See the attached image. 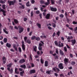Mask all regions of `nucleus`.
Returning a JSON list of instances; mask_svg holds the SVG:
<instances>
[{
    "mask_svg": "<svg viewBox=\"0 0 77 77\" xmlns=\"http://www.w3.org/2000/svg\"><path fill=\"white\" fill-rule=\"evenodd\" d=\"M11 66H12V63H10L8 65H7V67H8L7 68V69L9 71H10L11 73H12V72H13V69H11L10 70V68H9L11 67Z\"/></svg>",
    "mask_w": 77,
    "mask_h": 77,
    "instance_id": "obj_1",
    "label": "nucleus"
},
{
    "mask_svg": "<svg viewBox=\"0 0 77 77\" xmlns=\"http://www.w3.org/2000/svg\"><path fill=\"white\" fill-rule=\"evenodd\" d=\"M18 28H19V33H21L23 32V30H24V28L22 27H21L20 26H18Z\"/></svg>",
    "mask_w": 77,
    "mask_h": 77,
    "instance_id": "obj_2",
    "label": "nucleus"
},
{
    "mask_svg": "<svg viewBox=\"0 0 77 77\" xmlns=\"http://www.w3.org/2000/svg\"><path fill=\"white\" fill-rule=\"evenodd\" d=\"M58 67L60 69H63V64L62 63H60L58 65Z\"/></svg>",
    "mask_w": 77,
    "mask_h": 77,
    "instance_id": "obj_3",
    "label": "nucleus"
},
{
    "mask_svg": "<svg viewBox=\"0 0 77 77\" xmlns=\"http://www.w3.org/2000/svg\"><path fill=\"white\" fill-rule=\"evenodd\" d=\"M53 70H54V71H55V72H59V71H60V70L56 67L53 68Z\"/></svg>",
    "mask_w": 77,
    "mask_h": 77,
    "instance_id": "obj_4",
    "label": "nucleus"
},
{
    "mask_svg": "<svg viewBox=\"0 0 77 77\" xmlns=\"http://www.w3.org/2000/svg\"><path fill=\"white\" fill-rule=\"evenodd\" d=\"M73 39V37L72 36H68L67 38L69 42H70V39Z\"/></svg>",
    "mask_w": 77,
    "mask_h": 77,
    "instance_id": "obj_5",
    "label": "nucleus"
},
{
    "mask_svg": "<svg viewBox=\"0 0 77 77\" xmlns=\"http://www.w3.org/2000/svg\"><path fill=\"white\" fill-rule=\"evenodd\" d=\"M22 48L23 50H25V49H26L25 48V45H24V41H22Z\"/></svg>",
    "mask_w": 77,
    "mask_h": 77,
    "instance_id": "obj_6",
    "label": "nucleus"
},
{
    "mask_svg": "<svg viewBox=\"0 0 77 77\" xmlns=\"http://www.w3.org/2000/svg\"><path fill=\"white\" fill-rule=\"evenodd\" d=\"M71 41L72 44V45H74L76 43V40H75V39H72L71 40Z\"/></svg>",
    "mask_w": 77,
    "mask_h": 77,
    "instance_id": "obj_7",
    "label": "nucleus"
},
{
    "mask_svg": "<svg viewBox=\"0 0 77 77\" xmlns=\"http://www.w3.org/2000/svg\"><path fill=\"white\" fill-rule=\"evenodd\" d=\"M0 11H2V12H3V15L4 16H6V14H5V13L6 12V11H4V10H3V9L1 8L0 7Z\"/></svg>",
    "mask_w": 77,
    "mask_h": 77,
    "instance_id": "obj_8",
    "label": "nucleus"
},
{
    "mask_svg": "<svg viewBox=\"0 0 77 77\" xmlns=\"http://www.w3.org/2000/svg\"><path fill=\"white\" fill-rule=\"evenodd\" d=\"M36 72V70L35 69H32L30 71V74H34Z\"/></svg>",
    "mask_w": 77,
    "mask_h": 77,
    "instance_id": "obj_9",
    "label": "nucleus"
},
{
    "mask_svg": "<svg viewBox=\"0 0 77 77\" xmlns=\"http://www.w3.org/2000/svg\"><path fill=\"white\" fill-rule=\"evenodd\" d=\"M41 46H42V44L41 43H40L39 44V46L38 47V50H42V47Z\"/></svg>",
    "mask_w": 77,
    "mask_h": 77,
    "instance_id": "obj_10",
    "label": "nucleus"
},
{
    "mask_svg": "<svg viewBox=\"0 0 77 77\" xmlns=\"http://www.w3.org/2000/svg\"><path fill=\"white\" fill-rule=\"evenodd\" d=\"M24 62H25V60L24 59H22L19 61L20 63H23Z\"/></svg>",
    "mask_w": 77,
    "mask_h": 77,
    "instance_id": "obj_11",
    "label": "nucleus"
},
{
    "mask_svg": "<svg viewBox=\"0 0 77 77\" xmlns=\"http://www.w3.org/2000/svg\"><path fill=\"white\" fill-rule=\"evenodd\" d=\"M14 3H15V1H10L9 2V5L11 6L12 5H14Z\"/></svg>",
    "mask_w": 77,
    "mask_h": 77,
    "instance_id": "obj_12",
    "label": "nucleus"
},
{
    "mask_svg": "<svg viewBox=\"0 0 77 77\" xmlns=\"http://www.w3.org/2000/svg\"><path fill=\"white\" fill-rule=\"evenodd\" d=\"M37 54L38 55H42V54H43V52L42 51L41 52H40L39 51H38L37 52Z\"/></svg>",
    "mask_w": 77,
    "mask_h": 77,
    "instance_id": "obj_13",
    "label": "nucleus"
},
{
    "mask_svg": "<svg viewBox=\"0 0 77 77\" xmlns=\"http://www.w3.org/2000/svg\"><path fill=\"white\" fill-rule=\"evenodd\" d=\"M64 61L66 65L68 62V60L67 58H65V59H64Z\"/></svg>",
    "mask_w": 77,
    "mask_h": 77,
    "instance_id": "obj_14",
    "label": "nucleus"
},
{
    "mask_svg": "<svg viewBox=\"0 0 77 77\" xmlns=\"http://www.w3.org/2000/svg\"><path fill=\"white\" fill-rule=\"evenodd\" d=\"M33 50L35 52H36V51L37 50V47H36V46H34L33 47Z\"/></svg>",
    "mask_w": 77,
    "mask_h": 77,
    "instance_id": "obj_15",
    "label": "nucleus"
},
{
    "mask_svg": "<svg viewBox=\"0 0 77 77\" xmlns=\"http://www.w3.org/2000/svg\"><path fill=\"white\" fill-rule=\"evenodd\" d=\"M51 10L52 11H57V9L52 8H51Z\"/></svg>",
    "mask_w": 77,
    "mask_h": 77,
    "instance_id": "obj_16",
    "label": "nucleus"
},
{
    "mask_svg": "<svg viewBox=\"0 0 77 77\" xmlns=\"http://www.w3.org/2000/svg\"><path fill=\"white\" fill-rule=\"evenodd\" d=\"M29 2H27L26 4V5L28 7H29L31 6V4H29Z\"/></svg>",
    "mask_w": 77,
    "mask_h": 77,
    "instance_id": "obj_17",
    "label": "nucleus"
},
{
    "mask_svg": "<svg viewBox=\"0 0 77 77\" xmlns=\"http://www.w3.org/2000/svg\"><path fill=\"white\" fill-rule=\"evenodd\" d=\"M50 0H47V2H46L45 3V5H48L50 4Z\"/></svg>",
    "mask_w": 77,
    "mask_h": 77,
    "instance_id": "obj_18",
    "label": "nucleus"
},
{
    "mask_svg": "<svg viewBox=\"0 0 77 77\" xmlns=\"http://www.w3.org/2000/svg\"><path fill=\"white\" fill-rule=\"evenodd\" d=\"M20 68H23L25 69L26 68V66L25 65H22L20 66Z\"/></svg>",
    "mask_w": 77,
    "mask_h": 77,
    "instance_id": "obj_19",
    "label": "nucleus"
},
{
    "mask_svg": "<svg viewBox=\"0 0 77 77\" xmlns=\"http://www.w3.org/2000/svg\"><path fill=\"white\" fill-rule=\"evenodd\" d=\"M6 46L8 47V48H10V47H11V45L9 43H7L6 44Z\"/></svg>",
    "mask_w": 77,
    "mask_h": 77,
    "instance_id": "obj_20",
    "label": "nucleus"
},
{
    "mask_svg": "<svg viewBox=\"0 0 77 77\" xmlns=\"http://www.w3.org/2000/svg\"><path fill=\"white\" fill-rule=\"evenodd\" d=\"M60 53L61 55H62L63 56L64 55V53L60 50Z\"/></svg>",
    "mask_w": 77,
    "mask_h": 77,
    "instance_id": "obj_21",
    "label": "nucleus"
},
{
    "mask_svg": "<svg viewBox=\"0 0 77 77\" xmlns=\"http://www.w3.org/2000/svg\"><path fill=\"white\" fill-rule=\"evenodd\" d=\"M51 70L48 71L46 72V74H48L50 75L51 74Z\"/></svg>",
    "mask_w": 77,
    "mask_h": 77,
    "instance_id": "obj_22",
    "label": "nucleus"
},
{
    "mask_svg": "<svg viewBox=\"0 0 77 77\" xmlns=\"http://www.w3.org/2000/svg\"><path fill=\"white\" fill-rule=\"evenodd\" d=\"M45 66H48V61H45Z\"/></svg>",
    "mask_w": 77,
    "mask_h": 77,
    "instance_id": "obj_23",
    "label": "nucleus"
},
{
    "mask_svg": "<svg viewBox=\"0 0 77 77\" xmlns=\"http://www.w3.org/2000/svg\"><path fill=\"white\" fill-rule=\"evenodd\" d=\"M36 25H37V26H38V28H41V25L40 24V23H38L36 24Z\"/></svg>",
    "mask_w": 77,
    "mask_h": 77,
    "instance_id": "obj_24",
    "label": "nucleus"
},
{
    "mask_svg": "<svg viewBox=\"0 0 77 77\" xmlns=\"http://www.w3.org/2000/svg\"><path fill=\"white\" fill-rule=\"evenodd\" d=\"M50 14H48L46 16V19H48L50 17Z\"/></svg>",
    "mask_w": 77,
    "mask_h": 77,
    "instance_id": "obj_25",
    "label": "nucleus"
},
{
    "mask_svg": "<svg viewBox=\"0 0 77 77\" xmlns=\"http://www.w3.org/2000/svg\"><path fill=\"white\" fill-rule=\"evenodd\" d=\"M43 9H44V8L42 7H41L40 9L41 11H42V12H43V11L44 12H46V11H47L46 10H45L44 11H43Z\"/></svg>",
    "mask_w": 77,
    "mask_h": 77,
    "instance_id": "obj_26",
    "label": "nucleus"
},
{
    "mask_svg": "<svg viewBox=\"0 0 77 77\" xmlns=\"http://www.w3.org/2000/svg\"><path fill=\"white\" fill-rule=\"evenodd\" d=\"M24 73V71H23L20 72V75L21 76H23V74Z\"/></svg>",
    "mask_w": 77,
    "mask_h": 77,
    "instance_id": "obj_27",
    "label": "nucleus"
},
{
    "mask_svg": "<svg viewBox=\"0 0 77 77\" xmlns=\"http://www.w3.org/2000/svg\"><path fill=\"white\" fill-rule=\"evenodd\" d=\"M26 42H27L28 44H30L31 43V41L29 39H28L27 40Z\"/></svg>",
    "mask_w": 77,
    "mask_h": 77,
    "instance_id": "obj_28",
    "label": "nucleus"
},
{
    "mask_svg": "<svg viewBox=\"0 0 77 77\" xmlns=\"http://www.w3.org/2000/svg\"><path fill=\"white\" fill-rule=\"evenodd\" d=\"M44 3V1L42 0H41L40 1V3L41 5H43Z\"/></svg>",
    "mask_w": 77,
    "mask_h": 77,
    "instance_id": "obj_29",
    "label": "nucleus"
},
{
    "mask_svg": "<svg viewBox=\"0 0 77 77\" xmlns=\"http://www.w3.org/2000/svg\"><path fill=\"white\" fill-rule=\"evenodd\" d=\"M36 39V36H34L31 38V39L32 40H34V39Z\"/></svg>",
    "mask_w": 77,
    "mask_h": 77,
    "instance_id": "obj_30",
    "label": "nucleus"
},
{
    "mask_svg": "<svg viewBox=\"0 0 77 77\" xmlns=\"http://www.w3.org/2000/svg\"><path fill=\"white\" fill-rule=\"evenodd\" d=\"M4 32H5V33H6V34H8V32L6 30V29H3Z\"/></svg>",
    "mask_w": 77,
    "mask_h": 77,
    "instance_id": "obj_31",
    "label": "nucleus"
},
{
    "mask_svg": "<svg viewBox=\"0 0 77 77\" xmlns=\"http://www.w3.org/2000/svg\"><path fill=\"white\" fill-rule=\"evenodd\" d=\"M14 21L15 23H16V24H18V21L17 20L14 19Z\"/></svg>",
    "mask_w": 77,
    "mask_h": 77,
    "instance_id": "obj_32",
    "label": "nucleus"
},
{
    "mask_svg": "<svg viewBox=\"0 0 77 77\" xmlns=\"http://www.w3.org/2000/svg\"><path fill=\"white\" fill-rule=\"evenodd\" d=\"M35 39L36 41H40L41 38L39 37H38L35 38Z\"/></svg>",
    "mask_w": 77,
    "mask_h": 77,
    "instance_id": "obj_33",
    "label": "nucleus"
},
{
    "mask_svg": "<svg viewBox=\"0 0 77 77\" xmlns=\"http://www.w3.org/2000/svg\"><path fill=\"white\" fill-rule=\"evenodd\" d=\"M8 39H7V38H5L4 39V42H5V43H6L7 42V41Z\"/></svg>",
    "mask_w": 77,
    "mask_h": 77,
    "instance_id": "obj_34",
    "label": "nucleus"
},
{
    "mask_svg": "<svg viewBox=\"0 0 77 77\" xmlns=\"http://www.w3.org/2000/svg\"><path fill=\"white\" fill-rule=\"evenodd\" d=\"M0 3H2V4H4L5 3V2L3 0H1L0 1Z\"/></svg>",
    "mask_w": 77,
    "mask_h": 77,
    "instance_id": "obj_35",
    "label": "nucleus"
},
{
    "mask_svg": "<svg viewBox=\"0 0 77 77\" xmlns=\"http://www.w3.org/2000/svg\"><path fill=\"white\" fill-rule=\"evenodd\" d=\"M44 60H42V58L41 59V63H42V64H43L44 63Z\"/></svg>",
    "mask_w": 77,
    "mask_h": 77,
    "instance_id": "obj_36",
    "label": "nucleus"
},
{
    "mask_svg": "<svg viewBox=\"0 0 77 77\" xmlns=\"http://www.w3.org/2000/svg\"><path fill=\"white\" fill-rule=\"evenodd\" d=\"M52 24L53 27H54V28H55V27H56V24L54 23H52Z\"/></svg>",
    "mask_w": 77,
    "mask_h": 77,
    "instance_id": "obj_37",
    "label": "nucleus"
},
{
    "mask_svg": "<svg viewBox=\"0 0 77 77\" xmlns=\"http://www.w3.org/2000/svg\"><path fill=\"white\" fill-rule=\"evenodd\" d=\"M71 63L72 65H74L75 64V62H71Z\"/></svg>",
    "mask_w": 77,
    "mask_h": 77,
    "instance_id": "obj_38",
    "label": "nucleus"
},
{
    "mask_svg": "<svg viewBox=\"0 0 77 77\" xmlns=\"http://www.w3.org/2000/svg\"><path fill=\"white\" fill-rule=\"evenodd\" d=\"M20 8H21V9H24V8H25L24 7V5H21V6L20 7Z\"/></svg>",
    "mask_w": 77,
    "mask_h": 77,
    "instance_id": "obj_39",
    "label": "nucleus"
},
{
    "mask_svg": "<svg viewBox=\"0 0 77 77\" xmlns=\"http://www.w3.org/2000/svg\"><path fill=\"white\" fill-rule=\"evenodd\" d=\"M40 37L41 38H46V37L45 35L44 36H41Z\"/></svg>",
    "mask_w": 77,
    "mask_h": 77,
    "instance_id": "obj_40",
    "label": "nucleus"
},
{
    "mask_svg": "<svg viewBox=\"0 0 77 77\" xmlns=\"http://www.w3.org/2000/svg\"><path fill=\"white\" fill-rule=\"evenodd\" d=\"M55 52L57 54H58L59 53V51H58V49L57 48L56 50V52Z\"/></svg>",
    "mask_w": 77,
    "mask_h": 77,
    "instance_id": "obj_41",
    "label": "nucleus"
},
{
    "mask_svg": "<svg viewBox=\"0 0 77 77\" xmlns=\"http://www.w3.org/2000/svg\"><path fill=\"white\" fill-rule=\"evenodd\" d=\"M29 60H32V57L31 56V55H30V57L29 58Z\"/></svg>",
    "mask_w": 77,
    "mask_h": 77,
    "instance_id": "obj_42",
    "label": "nucleus"
},
{
    "mask_svg": "<svg viewBox=\"0 0 77 77\" xmlns=\"http://www.w3.org/2000/svg\"><path fill=\"white\" fill-rule=\"evenodd\" d=\"M52 55L55 56V57H56L57 58H58V56H56V53H55L54 54H53Z\"/></svg>",
    "mask_w": 77,
    "mask_h": 77,
    "instance_id": "obj_43",
    "label": "nucleus"
},
{
    "mask_svg": "<svg viewBox=\"0 0 77 77\" xmlns=\"http://www.w3.org/2000/svg\"><path fill=\"white\" fill-rule=\"evenodd\" d=\"M6 6V5H2V8L4 9H5V7Z\"/></svg>",
    "mask_w": 77,
    "mask_h": 77,
    "instance_id": "obj_44",
    "label": "nucleus"
},
{
    "mask_svg": "<svg viewBox=\"0 0 77 77\" xmlns=\"http://www.w3.org/2000/svg\"><path fill=\"white\" fill-rule=\"evenodd\" d=\"M60 32L59 31H58L56 33L57 35H58V36H59V35H60Z\"/></svg>",
    "mask_w": 77,
    "mask_h": 77,
    "instance_id": "obj_45",
    "label": "nucleus"
},
{
    "mask_svg": "<svg viewBox=\"0 0 77 77\" xmlns=\"http://www.w3.org/2000/svg\"><path fill=\"white\" fill-rule=\"evenodd\" d=\"M27 37H25L24 38V41H25V42H26V40H27Z\"/></svg>",
    "mask_w": 77,
    "mask_h": 77,
    "instance_id": "obj_46",
    "label": "nucleus"
},
{
    "mask_svg": "<svg viewBox=\"0 0 77 77\" xmlns=\"http://www.w3.org/2000/svg\"><path fill=\"white\" fill-rule=\"evenodd\" d=\"M54 43L56 45H58V43H57V41H55L54 42Z\"/></svg>",
    "mask_w": 77,
    "mask_h": 77,
    "instance_id": "obj_47",
    "label": "nucleus"
},
{
    "mask_svg": "<svg viewBox=\"0 0 77 77\" xmlns=\"http://www.w3.org/2000/svg\"><path fill=\"white\" fill-rule=\"evenodd\" d=\"M64 16L62 14H61L60 15V17H61V18H63Z\"/></svg>",
    "mask_w": 77,
    "mask_h": 77,
    "instance_id": "obj_48",
    "label": "nucleus"
},
{
    "mask_svg": "<svg viewBox=\"0 0 77 77\" xmlns=\"http://www.w3.org/2000/svg\"><path fill=\"white\" fill-rule=\"evenodd\" d=\"M18 48H19V51L20 53H21V52L22 51L21 48H20V47H19Z\"/></svg>",
    "mask_w": 77,
    "mask_h": 77,
    "instance_id": "obj_49",
    "label": "nucleus"
},
{
    "mask_svg": "<svg viewBox=\"0 0 77 77\" xmlns=\"http://www.w3.org/2000/svg\"><path fill=\"white\" fill-rule=\"evenodd\" d=\"M3 60H6V58L5 57H3L2 58Z\"/></svg>",
    "mask_w": 77,
    "mask_h": 77,
    "instance_id": "obj_50",
    "label": "nucleus"
},
{
    "mask_svg": "<svg viewBox=\"0 0 77 77\" xmlns=\"http://www.w3.org/2000/svg\"><path fill=\"white\" fill-rule=\"evenodd\" d=\"M72 23H73V24H77V22H76L75 21H73V22Z\"/></svg>",
    "mask_w": 77,
    "mask_h": 77,
    "instance_id": "obj_51",
    "label": "nucleus"
},
{
    "mask_svg": "<svg viewBox=\"0 0 77 77\" xmlns=\"http://www.w3.org/2000/svg\"><path fill=\"white\" fill-rule=\"evenodd\" d=\"M31 2L32 4H33L34 3V2H35V0H32L31 1Z\"/></svg>",
    "mask_w": 77,
    "mask_h": 77,
    "instance_id": "obj_52",
    "label": "nucleus"
},
{
    "mask_svg": "<svg viewBox=\"0 0 77 77\" xmlns=\"http://www.w3.org/2000/svg\"><path fill=\"white\" fill-rule=\"evenodd\" d=\"M69 30H71L73 31V28H72L69 27Z\"/></svg>",
    "mask_w": 77,
    "mask_h": 77,
    "instance_id": "obj_53",
    "label": "nucleus"
},
{
    "mask_svg": "<svg viewBox=\"0 0 77 77\" xmlns=\"http://www.w3.org/2000/svg\"><path fill=\"white\" fill-rule=\"evenodd\" d=\"M9 28H10V29H11V30H12V29H14L13 26H9Z\"/></svg>",
    "mask_w": 77,
    "mask_h": 77,
    "instance_id": "obj_54",
    "label": "nucleus"
},
{
    "mask_svg": "<svg viewBox=\"0 0 77 77\" xmlns=\"http://www.w3.org/2000/svg\"><path fill=\"white\" fill-rule=\"evenodd\" d=\"M48 29H49V30H51V29H52L51 27L50 26H48Z\"/></svg>",
    "mask_w": 77,
    "mask_h": 77,
    "instance_id": "obj_55",
    "label": "nucleus"
},
{
    "mask_svg": "<svg viewBox=\"0 0 77 77\" xmlns=\"http://www.w3.org/2000/svg\"><path fill=\"white\" fill-rule=\"evenodd\" d=\"M36 14H39V11H36Z\"/></svg>",
    "mask_w": 77,
    "mask_h": 77,
    "instance_id": "obj_56",
    "label": "nucleus"
},
{
    "mask_svg": "<svg viewBox=\"0 0 77 77\" xmlns=\"http://www.w3.org/2000/svg\"><path fill=\"white\" fill-rule=\"evenodd\" d=\"M14 29H17V30L18 29V28L16 26H14Z\"/></svg>",
    "mask_w": 77,
    "mask_h": 77,
    "instance_id": "obj_57",
    "label": "nucleus"
},
{
    "mask_svg": "<svg viewBox=\"0 0 77 77\" xmlns=\"http://www.w3.org/2000/svg\"><path fill=\"white\" fill-rule=\"evenodd\" d=\"M33 11H32L31 13V17H32V16H33Z\"/></svg>",
    "mask_w": 77,
    "mask_h": 77,
    "instance_id": "obj_58",
    "label": "nucleus"
},
{
    "mask_svg": "<svg viewBox=\"0 0 77 77\" xmlns=\"http://www.w3.org/2000/svg\"><path fill=\"white\" fill-rule=\"evenodd\" d=\"M15 73L16 74H19L20 73V72L17 71L16 72H15Z\"/></svg>",
    "mask_w": 77,
    "mask_h": 77,
    "instance_id": "obj_59",
    "label": "nucleus"
},
{
    "mask_svg": "<svg viewBox=\"0 0 77 77\" xmlns=\"http://www.w3.org/2000/svg\"><path fill=\"white\" fill-rule=\"evenodd\" d=\"M64 50L65 51H67V49H66V47H65L64 48Z\"/></svg>",
    "mask_w": 77,
    "mask_h": 77,
    "instance_id": "obj_60",
    "label": "nucleus"
},
{
    "mask_svg": "<svg viewBox=\"0 0 77 77\" xmlns=\"http://www.w3.org/2000/svg\"><path fill=\"white\" fill-rule=\"evenodd\" d=\"M52 4H54V1L53 0H51Z\"/></svg>",
    "mask_w": 77,
    "mask_h": 77,
    "instance_id": "obj_61",
    "label": "nucleus"
},
{
    "mask_svg": "<svg viewBox=\"0 0 77 77\" xmlns=\"http://www.w3.org/2000/svg\"><path fill=\"white\" fill-rule=\"evenodd\" d=\"M27 20V19L26 17H24V21H26Z\"/></svg>",
    "mask_w": 77,
    "mask_h": 77,
    "instance_id": "obj_62",
    "label": "nucleus"
},
{
    "mask_svg": "<svg viewBox=\"0 0 77 77\" xmlns=\"http://www.w3.org/2000/svg\"><path fill=\"white\" fill-rule=\"evenodd\" d=\"M18 71V68H15V72H16L17 71Z\"/></svg>",
    "mask_w": 77,
    "mask_h": 77,
    "instance_id": "obj_63",
    "label": "nucleus"
},
{
    "mask_svg": "<svg viewBox=\"0 0 77 77\" xmlns=\"http://www.w3.org/2000/svg\"><path fill=\"white\" fill-rule=\"evenodd\" d=\"M75 31H77V26L75 28H74Z\"/></svg>",
    "mask_w": 77,
    "mask_h": 77,
    "instance_id": "obj_64",
    "label": "nucleus"
}]
</instances>
